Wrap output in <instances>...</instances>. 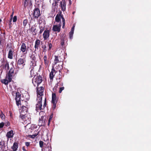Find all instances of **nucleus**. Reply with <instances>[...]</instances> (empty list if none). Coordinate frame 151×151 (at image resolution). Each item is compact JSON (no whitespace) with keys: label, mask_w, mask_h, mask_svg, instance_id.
<instances>
[{"label":"nucleus","mask_w":151,"mask_h":151,"mask_svg":"<svg viewBox=\"0 0 151 151\" xmlns=\"http://www.w3.org/2000/svg\"><path fill=\"white\" fill-rule=\"evenodd\" d=\"M26 61L25 58H19L16 64L17 67L19 69H23L25 65Z\"/></svg>","instance_id":"nucleus-1"},{"label":"nucleus","mask_w":151,"mask_h":151,"mask_svg":"<svg viewBox=\"0 0 151 151\" xmlns=\"http://www.w3.org/2000/svg\"><path fill=\"white\" fill-rule=\"evenodd\" d=\"M42 81V77L40 75L37 76H35L33 78L32 80V83L35 87L36 86H38Z\"/></svg>","instance_id":"nucleus-2"},{"label":"nucleus","mask_w":151,"mask_h":151,"mask_svg":"<svg viewBox=\"0 0 151 151\" xmlns=\"http://www.w3.org/2000/svg\"><path fill=\"white\" fill-rule=\"evenodd\" d=\"M32 14L33 17L31 18V20L32 19H38L41 15L39 9L38 8H35L33 10Z\"/></svg>","instance_id":"nucleus-3"},{"label":"nucleus","mask_w":151,"mask_h":151,"mask_svg":"<svg viewBox=\"0 0 151 151\" xmlns=\"http://www.w3.org/2000/svg\"><path fill=\"white\" fill-rule=\"evenodd\" d=\"M46 116L45 115H43L40 118L39 120L38 125L40 126H44L46 124L47 120Z\"/></svg>","instance_id":"nucleus-4"},{"label":"nucleus","mask_w":151,"mask_h":151,"mask_svg":"<svg viewBox=\"0 0 151 151\" xmlns=\"http://www.w3.org/2000/svg\"><path fill=\"white\" fill-rule=\"evenodd\" d=\"M63 55H55L54 56L55 59H54V63L55 65L57 64L58 63H63Z\"/></svg>","instance_id":"nucleus-5"},{"label":"nucleus","mask_w":151,"mask_h":151,"mask_svg":"<svg viewBox=\"0 0 151 151\" xmlns=\"http://www.w3.org/2000/svg\"><path fill=\"white\" fill-rule=\"evenodd\" d=\"M20 117L24 121V123L28 124L31 123V118L29 115H28L27 114L24 116H20Z\"/></svg>","instance_id":"nucleus-6"},{"label":"nucleus","mask_w":151,"mask_h":151,"mask_svg":"<svg viewBox=\"0 0 151 151\" xmlns=\"http://www.w3.org/2000/svg\"><path fill=\"white\" fill-rule=\"evenodd\" d=\"M52 109L54 110L56 107V104L58 100L57 99L56 95L55 93H52Z\"/></svg>","instance_id":"nucleus-7"},{"label":"nucleus","mask_w":151,"mask_h":151,"mask_svg":"<svg viewBox=\"0 0 151 151\" xmlns=\"http://www.w3.org/2000/svg\"><path fill=\"white\" fill-rule=\"evenodd\" d=\"M39 98V101H38L36 105V110L37 111H40L42 109H43V107H42V97L40 96Z\"/></svg>","instance_id":"nucleus-8"},{"label":"nucleus","mask_w":151,"mask_h":151,"mask_svg":"<svg viewBox=\"0 0 151 151\" xmlns=\"http://www.w3.org/2000/svg\"><path fill=\"white\" fill-rule=\"evenodd\" d=\"M29 47H27L26 45L24 42L22 43L20 48L21 51L24 54H27Z\"/></svg>","instance_id":"nucleus-9"},{"label":"nucleus","mask_w":151,"mask_h":151,"mask_svg":"<svg viewBox=\"0 0 151 151\" xmlns=\"http://www.w3.org/2000/svg\"><path fill=\"white\" fill-rule=\"evenodd\" d=\"M50 30L47 29H46L45 30L43 34L44 40H47L49 38L50 35Z\"/></svg>","instance_id":"nucleus-10"},{"label":"nucleus","mask_w":151,"mask_h":151,"mask_svg":"<svg viewBox=\"0 0 151 151\" xmlns=\"http://www.w3.org/2000/svg\"><path fill=\"white\" fill-rule=\"evenodd\" d=\"M28 107H21L20 109H19V111L20 113V116H23L24 115H27V114L28 109Z\"/></svg>","instance_id":"nucleus-11"},{"label":"nucleus","mask_w":151,"mask_h":151,"mask_svg":"<svg viewBox=\"0 0 151 151\" xmlns=\"http://www.w3.org/2000/svg\"><path fill=\"white\" fill-rule=\"evenodd\" d=\"M21 99V94L19 92H17L16 93V101L17 105L19 106V102H20Z\"/></svg>","instance_id":"nucleus-12"},{"label":"nucleus","mask_w":151,"mask_h":151,"mask_svg":"<svg viewBox=\"0 0 151 151\" xmlns=\"http://www.w3.org/2000/svg\"><path fill=\"white\" fill-rule=\"evenodd\" d=\"M60 4L62 10L63 12L65 11L66 10V6L65 0H62V1L60 2Z\"/></svg>","instance_id":"nucleus-13"},{"label":"nucleus","mask_w":151,"mask_h":151,"mask_svg":"<svg viewBox=\"0 0 151 151\" xmlns=\"http://www.w3.org/2000/svg\"><path fill=\"white\" fill-rule=\"evenodd\" d=\"M61 24L59 23L58 25H54L53 26L52 28V30L54 32H60V27Z\"/></svg>","instance_id":"nucleus-14"},{"label":"nucleus","mask_w":151,"mask_h":151,"mask_svg":"<svg viewBox=\"0 0 151 151\" xmlns=\"http://www.w3.org/2000/svg\"><path fill=\"white\" fill-rule=\"evenodd\" d=\"M44 91V88L42 86L39 87L37 86V93L38 95L41 96L43 95Z\"/></svg>","instance_id":"nucleus-15"},{"label":"nucleus","mask_w":151,"mask_h":151,"mask_svg":"<svg viewBox=\"0 0 151 151\" xmlns=\"http://www.w3.org/2000/svg\"><path fill=\"white\" fill-rule=\"evenodd\" d=\"M41 41L40 40L37 39L35 41V44L34 46V48L35 49V51L36 50H39V47Z\"/></svg>","instance_id":"nucleus-16"},{"label":"nucleus","mask_w":151,"mask_h":151,"mask_svg":"<svg viewBox=\"0 0 151 151\" xmlns=\"http://www.w3.org/2000/svg\"><path fill=\"white\" fill-rule=\"evenodd\" d=\"M44 64L46 67L48 66L49 63V58H47V55L45 53L43 58Z\"/></svg>","instance_id":"nucleus-17"},{"label":"nucleus","mask_w":151,"mask_h":151,"mask_svg":"<svg viewBox=\"0 0 151 151\" xmlns=\"http://www.w3.org/2000/svg\"><path fill=\"white\" fill-rule=\"evenodd\" d=\"M57 71H56L54 68H52L51 72L50 73V79L52 80Z\"/></svg>","instance_id":"nucleus-18"},{"label":"nucleus","mask_w":151,"mask_h":151,"mask_svg":"<svg viewBox=\"0 0 151 151\" xmlns=\"http://www.w3.org/2000/svg\"><path fill=\"white\" fill-rule=\"evenodd\" d=\"M6 143L4 141H0V148L1 151H4L6 149Z\"/></svg>","instance_id":"nucleus-19"},{"label":"nucleus","mask_w":151,"mask_h":151,"mask_svg":"<svg viewBox=\"0 0 151 151\" xmlns=\"http://www.w3.org/2000/svg\"><path fill=\"white\" fill-rule=\"evenodd\" d=\"M57 15H58V16L60 17L62 19V22H63V28H64L65 24V20L63 17V15L62 14V12L60 11L59 13Z\"/></svg>","instance_id":"nucleus-20"},{"label":"nucleus","mask_w":151,"mask_h":151,"mask_svg":"<svg viewBox=\"0 0 151 151\" xmlns=\"http://www.w3.org/2000/svg\"><path fill=\"white\" fill-rule=\"evenodd\" d=\"M19 105H21L22 107H28V102L27 101L24 100H22V101H20L19 102Z\"/></svg>","instance_id":"nucleus-21"},{"label":"nucleus","mask_w":151,"mask_h":151,"mask_svg":"<svg viewBox=\"0 0 151 151\" xmlns=\"http://www.w3.org/2000/svg\"><path fill=\"white\" fill-rule=\"evenodd\" d=\"M14 134L13 133V131L12 130H11L9 132H8L6 134V137L8 138H12L13 137Z\"/></svg>","instance_id":"nucleus-22"},{"label":"nucleus","mask_w":151,"mask_h":151,"mask_svg":"<svg viewBox=\"0 0 151 151\" xmlns=\"http://www.w3.org/2000/svg\"><path fill=\"white\" fill-rule=\"evenodd\" d=\"M30 31L33 33V35H36L37 33V31H36V28L35 25L32 26L30 29Z\"/></svg>","instance_id":"nucleus-23"},{"label":"nucleus","mask_w":151,"mask_h":151,"mask_svg":"<svg viewBox=\"0 0 151 151\" xmlns=\"http://www.w3.org/2000/svg\"><path fill=\"white\" fill-rule=\"evenodd\" d=\"M18 144L16 142H14L13 143V145L12 147L13 151H16L18 148Z\"/></svg>","instance_id":"nucleus-24"},{"label":"nucleus","mask_w":151,"mask_h":151,"mask_svg":"<svg viewBox=\"0 0 151 151\" xmlns=\"http://www.w3.org/2000/svg\"><path fill=\"white\" fill-rule=\"evenodd\" d=\"M3 68L6 70H8L9 69V64L8 62H5Z\"/></svg>","instance_id":"nucleus-25"},{"label":"nucleus","mask_w":151,"mask_h":151,"mask_svg":"<svg viewBox=\"0 0 151 151\" xmlns=\"http://www.w3.org/2000/svg\"><path fill=\"white\" fill-rule=\"evenodd\" d=\"M13 51L12 48L10 49L8 52V58L10 59L13 58Z\"/></svg>","instance_id":"nucleus-26"},{"label":"nucleus","mask_w":151,"mask_h":151,"mask_svg":"<svg viewBox=\"0 0 151 151\" xmlns=\"http://www.w3.org/2000/svg\"><path fill=\"white\" fill-rule=\"evenodd\" d=\"M38 22L39 24H41L42 23H44L45 22L44 17L42 16H41L39 17V18L38 19Z\"/></svg>","instance_id":"nucleus-27"},{"label":"nucleus","mask_w":151,"mask_h":151,"mask_svg":"<svg viewBox=\"0 0 151 151\" xmlns=\"http://www.w3.org/2000/svg\"><path fill=\"white\" fill-rule=\"evenodd\" d=\"M42 48V52H44L45 53L47 50V45L46 43L45 44H44L43 43H42V42H41Z\"/></svg>","instance_id":"nucleus-28"},{"label":"nucleus","mask_w":151,"mask_h":151,"mask_svg":"<svg viewBox=\"0 0 151 151\" xmlns=\"http://www.w3.org/2000/svg\"><path fill=\"white\" fill-rule=\"evenodd\" d=\"M63 63H60V64L58 65V66H57L56 67V68L57 69H58V70L60 72V71L63 68Z\"/></svg>","instance_id":"nucleus-29"},{"label":"nucleus","mask_w":151,"mask_h":151,"mask_svg":"<svg viewBox=\"0 0 151 151\" xmlns=\"http://www.w3.org/2000/svg\"><path fill=\"white\" fill-rule=\"evenodd\" d=\"M13 76L11 74L8 73L6 75V78L9 82H11L12 80V77Z\"/></svg>","instance_id":"nucleus-30"},{"label":"nucleus","mask_w":151,"mask_h":151,"mask_svg":"<svg viewBox=\"0 0 151 151\" xmlns=\"http://www.w3.org/2000/svg\"><path fill=\"white\" fill-rule=\"evenodd\" d=\"M37 62L31 61L30 67V68L33 69L34 67L36 66Z\"/></svg>","instance_id":"nucleus-31"},{"label":"nucleus","mask_w":151,"mask_h":151,"mask_svg":"<svg viewBox=\"0 0 151 151\" xmlns=\"http://www.w3.org/2000/svg\"><path fill=\"white\" fill-rule=\"evenodd\" d=\"M47 46L48 47V51H50L52 47V45L51 43V42L50 41L48 42H47Z\"/></svg>","instance_id":"nucleus-32"},{"label":"nucleus","mask_w":151,"mask_h":151,"mask_svg":"<svg viewBox=\"0 0 151 151\" xmlns=\"http://www.w3.org/2000/svg\"><path fill=\"white\" fill-rule=\"evenodd\" d=\"M61 18L60 17L58 16V15H57L55 17V21L56 22H60L59 23L61 24Z\"/></svg>","instance_id":"nucleus-33"},{"label":"nucleus","mask_w":151,"mask_h":151,"mask_svg":"<svg viewBox=\"0 0 151 151\" xmlns=\"http://www.w3.org/2000/svg\"><path fill=\"white\" fill-rule=\"evenodd\" d=\"M14 68H11L8 73L13 76L14 75Z\"/></svg>","instance_id":"nucleus-34"},{"label":"nucleus","mask_w":151,"mask_h":151,"mask_svg":"<svg viewBox=\"0 0 151 151\" xmlns=\"http://www.w3.org/2000/svg\"><path fill=\"white\" fill-rule=\"evenodd\" d=\"M1 82L2 83L4 84L5 85H8V83L10 82H9V81L6 78L1 80Z\"/></svg>","instance_id":"nucleus-35"},{"label":"nucleus","mask_w":151,"mask_h":151,"mask_svg":"<svg viewBox=\"0 0 151 151\" xmlns=\"http://www.w3.org/2000/svg\"><path fill=\"white\" fill-rule=\"evenodd\" d=\"M38 134V132L37 133H35L34 134H33L32 135H27V137H29L30 138H34L36 136H37Z\"/></svg>","instance_id":"nucleus-36"},{"label":"nucleus","mask_w":151,"mask_h":151,"mask_svg":"<svg viewBox=\"0 0 151 151\" xmlns=\"http://www.w3.org/2000/svg\"><path fill=\"white\" fill-rule=\"evenodd\" d=\"M28 21L27 19H25L23 20V26L24 27H25L26 26V25L28 23Z\"/></svg>","instance_id":"nucleus-37"},{"label":"nucleus","mask_w":151,"mask_h":151,"mask_svg":"<svg viewBox=\"0 0 151 151\" xmlns=\"http://www.w3.org/2000/svg\"><path fill=\"white\" fill-rule=\"evenodd\" d=\"M40 30L39 32V34H41L45 30V27H40Z\"/></svg>","instance_id":"nucleus-38"},{"label":"nucleus","mask_w":151,"mask_h":151,"mask_svg":"<svg viewBox=\"0 0 151 151\" xmlns=\"http://www.w3.org/2000/svg\"><path fill=\"white\" fill-rule=\"evenodd\" d=\"M1 114H0V116L1 118L2 119H5V116L4 114L3 113L2 111H1Z\"/></svg>","instance_id":"nucleus-39"},{"label":"nucleus","mask_w":151,"mask_h":151,"mask_svg":"<svg viewBox=\"0 0 151 151\" xmlns=\"http://www.w3.org/2000/svg\"><path fill=\"white\" fill-rule=\"evenodd\" d=\"M73 32H72V31H70V32L69 33V37L70 39H72V38L73 37Z\"/></svg>","instance_id":"nucleus-40"},{"label":"nucleus","mask_w":151,"mask_h":151,"mask_svg":"<svg viewBox=\"0 0 151 151\" xmlns=\"http://www.w3.org/2000/svg\"><path fill=\"white\" fill-rule=\"evenodd\" d=\"M31 69L30 70V75L31 77H33L34 76H35L34 75V71L33 70V69L30 68Z\"/></svg>","instance_id":"nucleus-41"},{"label":"nucleus","mask_w":151,"mask_h":151,"mask_svg":"<svg viewBox=\"0 0 151 151\" xmlns=\"http://www.w3.org/2000/svg\"><path fill=\"white\" fill-rule=\"evenodd\" d=\"M43 143L44 142L43 141L41 140L39 141V145L40 147L42 148L43 147Z\"/></svg>","instance_id":"nucleus-42"},{"label":"nucleus","mask_w":151,"mask_h":151,"mask_svg":"<svg viewBox=\"0 0 151 151\" xmlns=\"http://www.w3.org/2000/svg\"><path fill=\"white\" fill-rule=\"evenodd\" d=\"M46 105H47L46 99V98H45V101H44V105H43V106L42 107L43 109H44V108L46 106Z\"/></svg>","instance_id":"nucleus-43"},{"label":"nucleus","mask_w":151,"mask_h":151,"mask_svg":"<svg viewBox=\"0 0 151 151\" xmlns=\"http://www.w3.org/2000/svg\"><path fill=\"white\" fill-rule=\"evenodd\" d=\"M17 19V16H14L13 19V22H16Z\"/></svg>","instance_id":"nucleus-44"},{"label":"nucleus","mask_w":151,"mask_h":151,"mask_svg":"<svg viewBox=\"0 0 151 151\" xmlns=\"http://www.w3.org/2000/svg\"><path fill=\"white\" fill-rule=\"evenodd\" d=\"M31 61L37 62L36 58L34 56L32 57V61Z\"/></svg>","instance_id":"nucleus-45"},{"label":"nucleus","mask_w":151,"mask_h":151,"mask_svg":"<svg viewBox=\"0 0 151 151\" xmlns=\"http://www.w3.org/2000/svg\"><path fill=\"white\" fill-rule=\"evenodd\" d=\"M64 89V87L60 88L59 91V93H61L62 91Z\"/></svg>","instance_id":"nucleus-46"},{"label":"nucleus","mask_w":151,"mask_h":151,"mask_svg":"<svg viewBox=\"0 0 151 151\" xmlns=\"http://www.w3.org/2000/svg\"><path fill=\"white\" fill-rule=\"evenodd\" d=\"M4 125V123L2 122L1 123H0V129L3 127Z\"/></svg>","instance_id":"nucleus-47"},{"label":"nucleus","mask_w":151,"mask_h":151,"mask_svg":"<svg viewBox=\"0 0 151 151\" xmlns=\"http://www.w3.org/2000/svg\"><path fill=\"white\" fill-rule=\"evenodd\" d=\"M64 41L63 39H61V42H60V44L62 46H63L64 45Z\"/></svg>","instance_id":"nucleus-48"},{"label":"nucleus","mask_w":151,"mask_h":151,"mask_svg":"<svg viewBox=\"0 0 151 151\" xmlns=\"http://www.w3.org/2000/svg\"><path fill=\"white\" fill-rule=\"evenodd\" d=\"M25 144L26 146L27 147H28L30 145V142H26L25 143Z\"/></svg>","instance_id":"nucleus-49"},{"label":"nucleus","mask_w":151,"mask_h":151,"mask_svg":"<svg viewBox=\"0 0 151 151\" xmlns=\"http://www.w3.org/2000/svg\"><path fill=\"white\" fill-rule=\"evenodd\" d=\"M4 125L7 127L8 126L10 125V123L9 122H7L4 123Z\"/></svg>","instance_id":"nucleus-50"},{"label":"nucleus","mask_w":151,"mask_h":151,"mask_svg":"<svg viewBox=\"0 0 151 151\" xmlns=\"http://www.w3.org/2000/svg\"><path fill=\"white\" fill-rule=\"evenodd\" d=\"M12 19H10L9 20V26L10 28V27L11 26V25L12 24L11 23V22L12 21Z\"/></svg>","instance_id":"nucleus-51"},{"label":"nucleus","mask_w":151,"mask_h":151,"mask_svg":"<svg viewBox=\"0 0 151 151\" xmlns=\"http://www.w3.org/2000/svg\"><path fill=\"white\" fill-rule=\"evenodd\" d=\"M14 14V11H13L10 16V19H12Z\"/></svg>","instance_id":"nucleus-52"},{"label":"nucleus","mask_w":151,"mask_h":151,"mask_svg":"<svg viewBox=\"0 0 151 151\" xmlns=\"http://www.w3.org/2000/svg\"><path fill=\"white\" fill-rule=\"evenodd\" d=\"M60 0H56V1H55V6H56L57 4L58 1H60Z\"/></svg>","instance_id":"nucleus-53"},{"label":"nucleus","mask_w":151,"mask_h":151,"mask_svg":"<svg viewBox=\"0 0 151 151\" xmlns=\"http://www.w3.org/2000/svg\"><path fill=\"white\" fill-rule=\"evenodd\" d=\"M52 119H50V118H49L48 122V125H49L50 124V122L51 120Z\"/></svg>","instance_id":"nucleus-54"},{"label":"nucleus","mask_w":151,"mask_h":151,"mask_svg":"<svg viewBox=\"0 0 151 151\" xmlns=\"http://www.w3.org/2000/svg\"><path fill=\"white\" fill-rule=\"evenodd\" d=\"M74 27H75V26H73L72 27V28L71 29V31H72V32H74Z\"/></svg>","instance_id":"nucleus-55"},{"label":"nucleus","mask_w":151,"mask_h":151,"mask_svg":"<svg viewBox=\"0 0 151 151\" xmlns=\"http://www.w3.org/2000/svg\"><path fill=\"white\" fill-rule=\"evenodd\" d=\"M22 150L23 151H27L25 149V147H22Z\"/></svg>","instance_id":"nucleus-56"},{"label":"nucleus","mask_w":151,"mask_h":151,"mask_svg":"<svg viewBox=\"0 0 151 151\" xmlns=\"http://www.w3.org/2000/svg\"><path fill=\"white\" fill-rule=\"evenodd\" d=\"M53 117V115L52 114L49 117V118H50V119H52Z\"/></svg>","instance_id":"nucleus-57"},{"label":"nucleus","mask_w":151,"mask_h":151,"mask_svg":"<svg viewBox=\"0 0 151 151\" xmlns=\"http://www.w3.org/2000/svg\"><path fill=\"white\" fill-rule=\"evenodd\" d=\"M43 113L44 114H45V113L43 112V111H41L40 112L39 114L40 115L41 114H42Z\"/></svg>","instance_id":"nucleus-58"},{"label":"nucleus","mask_w":151,"mask_h":151,"mask_svg":"<svg viewBox=\"0 0 151 151\" xmlns=\"http://www.w3.org/2000/svg\"><path fill=\"white\" fill-rule=\"evenodd\" d=\"M27 2V0H25V1L24 3V6H25V5H26V4Z\"/></svg>","instance_id":"nucleus-59"},{"label":"nucleus","mask_w":151,"mask_h":151,"mask_svg":"<svg viewBox=\"0 0 151 151\" xmlns=\"http://www.w3.org/2000/svg\"><path fill=\"white\" fill-rule=\"evenodd\" d=\"M1 38L0 37V45L1 44Z\"/></svg>","instance_id":"nucleus-60"},{"label":"nucleus","mask_w":151,"mask_h":151,"mask_svg":"<svg viewBox=\"0 0 151 151\" xmlns=\"http://www.w3.org/2000/svg\"><path fill=\"white\" fill-rule=\"evenodd\" d=\"M51 149V148H50V149H49L48 150V151H52Z\"/></svg>","instance_id":"nucleus-61"},{"label":"nucleus","mask_w":151,"mask_h":151,"mask_svg":"<svg viewBox=\"0 0 151 151\" xmlns=\"http://www.w3.org/2000/svg\"><path fill=\"white\" fill-rule=\"evenodd\" d=\"M1 19H0V22H1Z\"/></svg>","instance_id":"nucleus-62"},{"label":"nucleus","mask_w":151,"mask_h":151,"mask_svg":"<svg viewBox=\"0 0 151 151\" xmlns=\"http://www.w3.org/2000/svg\"><path fill=\"white\" fill-rule=\"evenodd\" d=\"M69 3H70V4H71V2H70H70H69Z\"/></svg>","instance_id":"nucleus-63"},{"label":"nucleus","mask_w":151,"mask_h":151,"mask_svg":"<svg viewBox=\"0 0 151 151\" xmlns=\"http://www.w3.org/2000/svg\"><path fill=\"white\" fill-rule=\"evenodd\" d=\"M74 12H73V14L74 13Z\"/></svg>","instance_id":"nucleus-64"}]
</instances>
